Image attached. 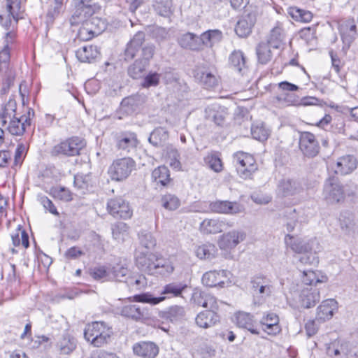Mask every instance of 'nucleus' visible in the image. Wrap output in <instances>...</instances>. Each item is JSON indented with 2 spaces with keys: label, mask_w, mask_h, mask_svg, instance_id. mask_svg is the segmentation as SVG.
I'll use <instances>...</instances> for the list:
<instances>
[{
  "label": "nucleus",
  "mask_w": 358,
  "mask_h": 358,
  "mask_svg": "<svg viewBox=\"0 0 358 358\" xmlns=\"http://www.w3.org/2000/svg\"><path fill=\"white\" fill-rule=\"evenodd\" d=\"M0 76L3 80L0 93L1 95H5L8 92L10 86L13 84L15 73L9 68L8 64L6 68L0 69Z\"/></svg>",
  "instance_id": "nucleus-39"
},
{
  "label": "nucleus",
  "mask_w": 358,
  "mask_h": 358,
  "mask_svg": "<svg viewBox=\"0 0 358 358\" xmlns=\"http://www.w3.org/2000/svg\"><path fill=\"white\" fill-rule=\"evenodd\" d=\"M237 172L241 178L248 179L257 169L254 157L246 152H237L233 155Z\"/></svg>",
  "instance_id": "nucleus-7"
},
{
  "label": "nucleus",
  "mask_w": 358,
  "mask_h": 358,
  "mask_svg": "<svg viewBox=\"0 0 358 358\" xmlns=\"http://www.w3.org/2000/svg\"><path fill=\"white\" fill-rule=\"evenodd\" d=\"M199 36L190 32L180 35L178 38L180 46L185 49L198 51L200 50Z\"/></svg>",
  "instance_id": "nucleus-34"
},
{
  "label": "nucleus",
  "mask_w": 358,
  "mask_h": 358,
  "mask_svg": "<svg viewBox=\"0 0 358 358\" xmlns=\"http://www.w3.org/2000/svg\"><path fill=\"white\" fill-rule=\"evenodd\" d=\"M216 251L214 245L203 244L196 248V255L201 259H211L215 257Z\"/></svg>",
  "instance_id": "nucleus-51"
},
{
  "label": "nucleus",
  "mask_w": 358,
  "mask_h": 358,
  "mask_svg": "<svg viewBox=\"0 0 358 358\" xmlns=\"http://www.w3.org/2000/svg\"><path fill=\"white\" fill-rule=\"evenodd\" d=\"M85 145L84 140L80 138L71 137L55 145L51 149L50 155L54 157L78 155Z\"/></svg>",
  "instance_id": "nucleus-5"
},
{
  "label": "nucleus",
  "mask_w": 358,
  "mask_h": 358,
  "mask_svg": "<svg viewBox=\"0 0 358 358\" xmlns=\"http://www.w3.org/2000/svg\"><path fill=\"white\" fill-rule=\"evenodd\" d=\"M299 35L301 38L304 40L308 45H313L316 41L315 27L303 28L299 31Z\"/></svg>",
  "instance_id": "nucleus-59"
},
{
  "label": "nucleus",
  "mask_w": 358,
  "mask_h": 358,
  "mask_svg": "<svg viewBox=\"0 0 358 358\" xmlns=\"http://www.w3.org/2000/svg\"><path fill=\"white\" fill-rule=\"evenodd\" d=\"M136 162L131 157H123L114 160L109 166L108 173L113 180L122 181L127 179L134 170Z\"/></svg>",
  "instance_id": "nucleus-6"
},
{
  "label": "nucleus",
  "mask_w": 358,
  "mask_h": 358,
  "mask_svg": "<svg viewBox=\"0 0 358 358\" xmlns=\"http://www.w3.org/2000/svg\"><path fill=\"white\" fill-rule=\"evenodd\" d=\"M323 196L329 203H337L343 200V187L338 178L332 177L327 178L324 184Z\"/></svg>",
  "instance_id": "nucleus-8"
},
{
  "label": "nucleus",
  "mask_w": 358,
  "mask_h": 358,
  "mask_svg": "<svg viewBox=\"0 0 358 358\" xmlns=\"http://www.w3.org/2000/svg\"><path fill=\"white\" fill-rule=\"evenodd\" d=\"M270 45L266 43H260L257 47V55L259 62L262 64H267L272 57Z\"/></svg>",
  "instance_id": "nucleus-52"
},
{
  "label": "nucleus",
  "mask_w": 358,
  "mask_h": 358,
  "mask_svg": "<svg viewBox=\"0 0 358 358\" xmlns=\"http://www.w3.org/2000/svg\"><path fill=\"white\" fill-rule=\"evenodd\" d=\"M229 64L235 71L243 74L247 69L246 58L241 50H234L229 58Z\"/></svg>",
  "instance_id": "nucleus-37"
},
{
  "label": "nucleus",
  "mask_w": 358,
  "mask_h": 358,
  "mask_svg": "<svg viewBox=\"0 0 358 358\" xmlns=\"http://www.w3.org/2000/svg\"><path fill=\"white\" fill-rule=\"evenodd\" d=\"M107 24L104 20L98 17H90L79 28L77 37L79 40L87 41L100 35Z\"/></svg>",
  "instance_id": "nucleus-4"
},
{
  "label": "nucleus",
  "mask_w": 358,
  "mask_h": 358,
  "mask_svg": "<svg viewBox=\"0 0 358 358\" xmlns=\"http://www.w3.org/2000/svg\"><path fill=\"white\" fill-rule=\"evenodd\" d=\"M203 161L205 164L215 173H220L223 170V163L217 152L208 153L203 158Z\"/></svg>",
  "instance_id": "nucleus-45"
},
{
  "label": "nucleus",
  "mask_w": 358,
  "mask_h": 358,
  "mask_svg": "<svg viewBox=\"0 0 358 358\" xmlns=\"http://www.w3.org/2000/svg\"><path fill=\"white\" fill-rule=\"evenodd\" d=\"M91 275L94 279L97 280H112L110 268H107L103 266L94 268L91 272Z\"/></svg>",
  "instance_id": "nucleus-54"
},
{
  "label": "nucleus",
  "mask_w": 358,
  "mask_h": 358,
  "mask_svg": "<svg viewBox=\"0 0 358 358\" xmlns=\"http://www.w3.org/2000/svg\"><path fill=\"white\" fill-rule=\"evenodd\" d=\"M302 190L300 183L292 178H282L279 180L277 188V195L286 197L299 194Z\"/></svg>",
  "instance_id": "nucleus-16"
},
{
  "label": "nucleus",
  "mask_w": 358,
  "mask_h": 358,
  "mask_svg": "<svg viewBox=\"0 0 358 358\" xmlns=\"http://www.w3.org/2000/svg\"><path fill=\"white\" fill-rule=\"evenodd\" d=\"M110 270L112 280H114L119 282H124L129 273V270L127 267L120 264L114 265L110 268Z\"/></svg>",
  "instance_id": "nucleus-50"
},
{
  "label": "nucleus",
  "mask_w": 358,
  "mask_h": 358,
  "mask_svg": "<svg viewBox=\"0 0 358 358\" xmlns=\"http://www.w3.org/2000/svg\"><path fill=\"white\" fill-rule=\"evenodd\" d=\"M57 347L61 354L69 355L76 348V340L68 334H64L58 341Z\"/></svg>",
  "instance_id": "nucleus-38"
},
{
  "label": "nucleus",
  "mask_w": 358,
  "mask_h": 358,
  "mask_svg": "<svg viewBox=\"0 0 358 358\" xmlns=\"http://www.w3.org/2000/svg\"><path fill=\"white\" fill-rule=\"evenodd\" d=\"M133 352L141 358H155L159 353V348L153 342L141 341L133 345Z\"/></svg>",
  "instance_id": "nucleus-18"
},
{
  "label": "nucleus",
  "mask_w": 358,
  "mask_h": 358,
  "mask_svg": "<svg viewBox=\"0 0 358 358\" xmlns=\"http://www.w3.org/2000/svg\"><path fill=\"white\" fill-rule=\"evenodd\" d=\"M96 8H87L85 10L79 8H73V13L69 18L71 26L81 25L92 17L96 12Z\"/></svg>",
  "instance_id": "nucleus-33"
},
{
  "label": "nucleus",
  "mask_w": 358,
  "mask_h": 358,
  "mask_svg": "<svg viewBox=\"0 0 358 358\" xmlns=\"http://www.w3.org/2000/svg\"><path fill=\"white\" fill-rule=\"evenodd\" d=\"M161 75L156 72H150L143 79L142 86L145 88L156 87L159 83Z\"/></svg>",
  "instance_id": "nucleus-62"
},
{
  "label": "nucleus",
  "mask_w": 358,
  "mask_h": 358,
  "mask_svg": "<svg viewBox=\"0 0 358 358\" xmlns=\"http://www.w3.org/2000/svg\"><path fill=\"white\" fill-rule=\"evenodd\" d=\"M121 315L139 321L148 317L147 308L141 307L138 305H127L122 308Z\"/></svg>",
  "instance_id": "nucleus-27"
},
{
  "label": "nucleus",
  "mask_w": 358,
  "mask_h": 358,
  "mask_svg": "<svg viewBox=\"0 0 358 358\" xmlns=\"http://www.w3.org/2000/svg\"><path fill=\"white\" fill-rule=\"evenodd\" d=\"M27 121L26 117L17 118L15 117V102L10 100L5 105L3 111L0 113V125L5 127L12 135L20 136L24 134L25 131L24 122Z\"/></svg>",
  "instance_id": "nucleus-2"
},
{
  "label": "nucleus",
  "mask_w": 358,
  "mask_h": 358,
  "mask_svg": "<svg viewBox=\"0 0 358 358\" xmlns=\"http://www.w3.org/2000/svg\"><path fill=\"white\" fill-rule=\"evenodd\" d=\"M159 316L164 320L176 323L185 320L186 310L182 306L173 305L161 312Z\"/></svg>",
  "instance_id": "nucleus-23"
},
{
  "label": "nucleus",
  "mask_w": 358,
  "mask_h": 358,
  "mask_svg": "<svg viewBox=\"0 0 358 358\" xmlns=\"http://www.w3.org/2000/svg\"><path fill=\"white\" fill-rule=\"evenodd\" d=\"M251 134L255 139L264 141L268 138L270 131L263 122H256L251 127Z\"/></svg>",
  "instance_id": "nucleus-47"
},
{
  "label": "nucleus",
  "mask_w": 358,
  "mask_h": 358,
  "mask_svg": "<svg viewBox=\"0 0 358 358\" xmlns=\"http://www.w3.org/2000/svg\"><path fill=\"white\" fill-rule=\"evenodd\" d=\"M284 38L285 34L282 29L279 26H276L271 31L267 44H268L271 48L278 49L282 45Z\"/></svg>",
  "instance_id": "nucleus-43"
},
{
  "label": "nucleus",
  "mask_w": 358,
  "mask_h": 358,
  "mask_svg": "<svg viewBox=\"0 0 358 358\" xmlns=\"http://www.w3.org/2000/svg\"><path fill=\"white\" fill-rule=\"evenodd\" d=\"M222 38V33L218 29L208 30L203 32L200 37V50L202 49L203 46L211 47L215 43L220 42Z\"/></svg>",
  "instance_id": "nucleus-36"
},
{
  "label": "nucleus",
  "mask_w": 358,
  "mask_h": 358,
  "mask_svg": "<svg viewBox=\"0 0 358 358\" xmlns=\"http://www.w3.org/2000/svg\"><path fill=\"white\" fill-rule=\"evenodd\" d=\"M50 191L53 197L61 201H70L73 199L71 192L65 187H54Z\"/></svg>",
  "instance_id": "nucleus-58"
},
{
  "label": "nucleus",
  "mask_w": 358,
  "mask_h": 358,
  "mask_svg": "<svg viewBox=\"0 0 358 358\" xmlns=\"http://www.w3.org/2000/svg\"><path fill=\"white\" fill-rule=\"evenodd\" d=\"M113 334L111 328L103 322H94L85 329L84 337L95 347H101L108 342Z\"/></svg>",
  "instance_id": "nucleus-3"
},
{
  "label": "nucleus",
  "mask_w": 358,
  "mask_h": 358,
  "mask_svg": "<svg viewBox=\"0 0 358 358\" xmlns=\"http://www.w3.org/2000/svg\"><path fill=\"white\" fill-rule=\"evenodd\" d=\"M136 138L133 136H125L119 140L117 143V146L119 149L127 150L128 151H129L130 148L136 147Z\"/></svg>",
  "instance_id": "nucleus-63"
},
{
  "label": "nucleus",
  "mask_w": 358,
  "mask_h": 358,
  "mask_svg": "<svg viewBox=\"0 0 358 358\" xmlns=\"http://www.w3.org/2000/svg\"><path fill=\"white\" fill-rule=\"evenodd\" d=\"M236 324L239 328L248 330L252 334L258 335L259 331L257 329V324L254 316L246 312L239 311L235 315Z\"/></svg>",
  "instance_id": "nucleus-21"
},
{
  "label": "nucleus",
  "mask_w": 358,
  "mask_h": 358,
  "mask_svg": "<svg viewBox=\"0 0 358 358\" xmlns=\"http://www.w3.org/2000/svg\"><path fill=\"white\" fill-rule=\"evenodd\" d=\"M302 282L307 286L306 287H310L313 285L320 283L322 281L319 280L315 271L308 270L303 271Z\"/></svg>",
  "instance_id": "nucleus-61"
},
{
  "label": "nucleus",
  "mask_w": 358,
  "mask_h": 358,
  "mask_svg": "<svg viewBox=\"0 0 358 358\" xmlns=\"http://www.w3.org/2000/svg\"><path fill=\"white\" fill-rule=\"evenodd\" d=\"M145 40V34L143 31L137 32L133 38L128 43L124 51L125 60L132 59L139 50Z\"/></svg>",
  "instance_id": "nucleus-31"
},
{
  "label": "nucleus",
  "mask_w": 358,
  "mask_h": 358,
  "mask_svg": "<svg viewBox=\"0 0 358 358\" xmlns=\"http://www.w3.org/2000/svg\"><path fill=\"white\" fill-rule=\"evenodd\" d=\"M169 138V133L164 127H157L150 134L149 142L155 147L162 146Z\"/></svg>",
  "instance_id": "nucleus-40"
},
{
  "label": "nucleus",
  "mask_w": 358,
  "mask_h": 358,
  "mask_svg": "<svg viewBox=\"0 0 358 358\" xmlns=\"http://www.w3.org/2000/svg\"><path fill=\"white\" fill-rule=\"evenodd\" d=\"M251 6L245 10L248 13L238 20L235 27L236 34L241 38L247 37L252 32V27L257 21V12L253 9L249 10Z\"/></svg>",
  "instance_id": "nucleus-12"
},
{
  "label": "nucleus",
  "mask_w": 358,
  "mask_h": 358,
  "mask_svg": "<svg viewBox=\"0 0 358 358\" xmlns=\"http://www.w3.org/2000/svg\"><path fill=\"white\" fill-rule=\"evenodd\" d=\"M196 324L201 328H209L219 321V315L213 311H202L195 319Z\"/></svg>",
  "instance_id": "nucleus-35"
},
{
  "label": "nucleus",
  "mask_w": 358,
  "mask_h": 358,
  "mask_svg": "<svg viewBox=\"0 0 358 358\" xmlns=\"http://www.w3.org/2000/svg\"><path fill=\"white\" fill-rule=\"evenodd\" d=\"M148 62L141 59H137L128 68V74L134 79L141 78L148 66Z\"/></svg>",
  "instance_id": "nucleus-48"
},
{
  "label": "nucleus",
  "mask_w": 358,
  "mask_h": 358,
  "mask_svg": "<svg viewBox=\"0 0 358 358\" xmlns=\"http://www.w3.org/2000/svg\"><path fill=\"white\" fill-rule=\"evenodd\" d=\"M227 273L225 270L206 272L202 276V283L208 287H223L224 280L227 278Z\"/></svg>",
  "instance_id": "nucleus-22"
},
{
  "label": "nucleus",
  "mask_w": 358,
  "mask_h": 358,
  "mask_svg": "<svg viewBox=\"0 0 358 358\" xmlns=\"http://www.w3.org/2000/svg\"><path fill=\"white\" fill-rule=\"evenodd\" d=\"M340 33L343 43L348 46L354 41L358 31L353 20H347L340 25Z\"/></svg>",
  "instance_id": "nucleus-30"
},
{
  "label": "nucleus",
  "mask_w": 358,
  "mask_h": 358,
  "mask_svg": "<svg viewBox=\"0 0 358 358\" xmlns=\"http://www.w3.org/2000/svg\"><path fill=\"white\" fill-rule=\"evenodd\" d=\"M299 149L305 157L313 158L318 155L320 146L313 134L301 131L299 134Z\"/></svg>",
  "instance_id": "nucleus-10"
},
{
  "label": "nucleus",
  "mask_w": 358,
  "mask_h": 358,
  "mask_svg": "<svg viewBox=\"0 0 358 358\" xmlns=\"http://www.w3.org/2000/svg\"><path fill=\"white\" fill-rule=\"evenodd\" d=\"M252 288L255 294L268 296L271 292L269 282L266 278L255 277L252 281Z\"/></svg>",
  "instance_id": "nucleus-44"
},
{
  "label": "nucleus",
  "mask_w": 358,
  "mask_h": 358,
  "mask_svg": "<svg viewBox=\"0 0 358 358\" xmlns=\"http://www.w3.org/2000/svg\"><path fill=\"white\" fill-rule=\"evenodd\" d=\"M98 55L96 48L92 45L83 46L76 51V57L81 62H91Z\"/></svg>",
  "instance_id": "nucleus-42"
},
{
  "label": "nucleus",
  "mask_w": 358,
  "mask_h": 358,
  "mask_svg": "<svg viewBox=\"0 0 358 358\" xmlns=\"http://www.w3.org/2000/svg\"><path fill=\"white\" fill-rule=\"evenodd\" d=\"M338 308L337 301L334 299H329L322 301L317 308L316 321L324 322L331 319L335 310Z\"/></svg>",
  "instance_id": "nucleus-20"
},
{
  "label": "nucleus",
  "mask_w": 358,
  "mask_h": 358,
  "mask_svg": "<svg viewBox=\"0 0 358 358\" xmlns=\"http://www.w3.org/2000/svg\"><path fill=\"white\" fill-rule=\"evenodd\" d=\"M320 299V292L316 287H304L300 294L301 305L306 308L314 306Z\"/></svg>",
  "instance_id": "nucleus-29"
},
{
  "label": "nucleus",
  "mask_w": 358,
  "mask_h": 358,
  "mask_svg": "<svg viewBox=\"0 0 358 358\" xmlns=\"http://www.w3.org/2000/svg\"><path fill=\"white\" fill-rule=\"evenodd\" d=\"M206 118L218 126L223 124L227 114L226 108L218 104H212L205 109Z\"/></svg>",
  "instance_id": "nucleus-24"
},
{
  "label": "nucleus",
  "mask_w": 358,
  "mask_h": 358,
  "mask_svg": "<svg viewBox=\"0 0 358 358\" xmlns=\"http://www.w3.org/2000/svg\"><path fill=\"white\" fill-rule=\"evenodd\" d=\"M357 167V159L353 155H348L338 159L336 172L341 175H347L355 171Z\"/></svg>",
  "instance_id": "nucleus-26"
},
{
  "label": "nucleus",
  "mask_w": 358,
  "mask_h": 358,
  "mask_svg": "<svg viewBox=\"0 0 358 358\" xmlns=\"http://www.w3.org/2000/svg\"><path fill=\"white\" fill-rule=\"evenodd\" d=\"M285 243L290 249L299 254L308 253L313 250L314 241H305L301 238H294L293 236L287 234L285 236Z\"/></svg>",
  "instance_id": "nucleus-17"
},
{
  "label": "nucleus",
  "mask_w": 358,
  "mask_h": 358,
  "mask_svg": "<svg viewBox=\"0 0 358 358\" xmlns=\"http://www.w3.org/2000/svg\"><path fill=\"white\" fill-rule=\"evenodd\" d=\"M288 14L296 21L301 22H309L313 19V14L308 10L290 7L288 9Z\"/></svg>",
  "instance_id": "nucleus-46"
},
{
  "label": "nucleus",
  "mask_w": 358,
  "mask_h": 358,
  "mask_svg": "<svg viewBox=\"0 0 358 358\" xmlns=\"http://www.w3.org/2000/svg\"><path fill=\"white\" fill-rule=\"evenodd\" d=\"M158 259L156 255L148 251H137L136 254V264L142 271L153 275L158 273Z\"/></svg>",
  "instance_id": "nucleus-9"
},
{
  "label": "nucleus",
  "mask_w": 358,
  "mask_h": 358,
  "mask_svg": "<svg viewBox=\"0 0 358 358\" xmlns=\"http://www.w3.org/2000/svg\"><path fill=\"white\" fill-rule=\"evenodd\" d=\"M172 0H155L153 7L157 14L168 17L172 13Z\"/></svg>",
  "instance_id": "nucleus-49"
},
{
  "label": "nucleus",
  "mask_w": 358,
  "mask_h": 358,
  "mask_svg": "<svg viewBox=\"0 0 358 358\" xmlns=\"http://www.w3.org/2000/svg\"><path fill=\"white\" fill-rule=\"evenodd\" d=\"M15 34L11 31L5 33V37L3 46L0 50V69L6 68L7 65L10 64V49L9 45L13 43Z\"/></svg>",
  "instance_id": "nucleus-25"
},
{
  "label": "nucleus",
  "mask_w": 358,
  "mask_h": 358,
  "mask_svg": "<svg viewBox=\"0 0 358 358\" xmlns=\"http://www.w3.org/2000/svg\"><path fill=\"white\" fill-rule=\"evenodd\" d=\"M38 200L43 208L51 214L59 215V213L52 201L45 195H38Z\"/></svg>",
  "instance_id": "nucleus-64"
},
{
  "label": "nucleus",
  "mask_w": 358,
  "mask_h": 358,
  "mask_svg": "<svg viewBox=\"0 0 358 358\" xmlns=\"http://www.w3.org/2000/svg\"><path fill=\"white\" fill-rule=\"evenodd\" d=\"M227 225V224L222 220L205 219L200 224V230L203 234H215L225 230Z\"/></svg>",
  "instance_id": "nucleus-32"
},
{
  "label": "nucleus",
  "mask_w": 358,
  "mask_h": 358,
  "mask_svg": "<svg viewBox=\"0 0 358 358\" xmlns=\"http://www.w3.org/2000/svg\"><path fill=\"white\" fill-rule=\"evenodd\" d=\"M146 101L144 94H136L122 99L120 111L124 114L131 115L139 113Z\"/></svg>",
  "instance_id": "nucleus-13"
},
{
  "label": "nucleus",
  "mask_w": 358,
  "mask_h": 358,
  "mask_svg": "<svg viewBox=\"0 0 358 358\" xmlns=\"http://www.w3.org/2000/svg\"><path fill=\"white\" fill-rule=\"evenodd\" d=\"M194 78L206 88L214 87L217 84V78L204 67H198L194 71Z\"/></svg>",
  "instance_id": "nucleus-28"
},
{
  "label": "nucleus",
  "mask_w": 358,
  "mask_h": 358,
  "mask_svg": "<svg viewBox=\"0 0 358 358\" xmlns=\"http://www.w3.org/2000/svg\"><path fill=\"white\" fill-rule=\"evenodd\" d=\"M6 11L11 14L14 21L17 22L22 11L21 0H7Z\"/></svg>",
  "instance_id": "nucleus-53"
},
{
  "label": "nucleus",
  "mask_w": 358,
  "mask_h": 358,
  "mask_svg": "<svg viewBox=\"0 0 358 358\" xmlns=\"http://www.w3.org/2000/svg\"><path fill=\"white\" fill-rule=\"evenodd\" d=\"M152 178L157 184L165 187L171 181L169 170L165 166H159L152 171Z\"/></svg>",
  "instance_id": "nucleus-41"
},
{
  "label": "nucleus",
  "mask_w": 358,
  "mask_h": 358,
  "mask_svg": "<svg viewBox=\"0 0 358 358\" xmlns=\"http://www.w3.org/2000/svg\"><path fill=\"white\" fill-rule=\"evenodd\" d=\"M339 221L341 229L345 234L350 235L354 233L355 222L350 216L341 215Z\"/></svg>",
  "instance_id": "nucleus-56"
},
{
  "label": "nucleus",
  "mask_w": 358,
  "mask_h": 358,
  "mask_svg": "<svg viewBox=\"0 0 358 358\" xmlns=\"http://www.w3.org/2000/svg\"><path fill=\"white\" fill-rule=\"evenodd\" d=\"M187 288L186 283L181 282H173L166 285L162 291V295L156 297L153 294L145 292L134 295L132 299L134 301L139 303H145L151 305H157L164 301L166 298L179 297L182 296V292Z\"/></svg>",
  "instance_id": "nucleus-1"
},
{
  "label": "nucleus",
  "mask_w": 358,
  "mask_h": 358,
  "mask_svg": "<svg viewBox=\"0 0 358 358\" xmlns=\"http://www.w3.org/2000/svg\"><path fill=\"white\" fill-rule=\"evenodd\" d=\"M262 330L268 335L275 336L281 331L279 317L274 313H267L259 321Z\"/></svg>",
  "instance_id": "nucleus-19"
},
{
  "label": "nucleus",
  "mask_w": 358,
  "mask_h": 358,
  "mask_svg": "<svg viewBox=\"0 0 358 358\" xmlns=\"http://www.w3.org/2000/svg\"><path fill=\"white\" fill-rule=\"evenodd\" d=\"M209 208L213 213L232 215L242 213L244 210L243 206L238 203L227 200H217L211 202L209 205Z\"/></svg>",
  "instance_id": "nucleus-15"
},
{
  "label": "nucleus",
  "mask_w": 358,
  "mask_h": 358,
  "mask_svg": "<svg viewBox=\"0 0 358 358\" xmlns=\"http://www.w3.org/2000/svg\"><path fill=\"white\" fill-rule=\"evenodd\" d=\"M246 238V234L243 230H232L220 236L218 245L222 250H231Z\"/></svg>",
  "instance_id": "nucleus-14"
},
{
  "label": "nucleus",
  "mask_w": 358,
  "mask_h": 358,
  "mask_svg": "<svg viewBox=\"0 0 358 358\" xmlns=\"http://www.w3.org/2000/svg\"><path fill=\"white\" fill-rule=\"evenodd\" d=\"M180 154L175 148H171L168 152V159L170 166L176 170H182V164L180 162Z\"/></svg>",
  "instance_id": "nucleus-60"
},
{
  "label": "nucleus",
  "mask_w": 358,
  "mask_h": 358,
  "mask_svg": "<svg viewBox=\"0 0 358 358\" xmlns=\"http://www.w3.org/2000/svg\"><path fill=\"white\" fill-rule=\"evenodd\" d=\"M162 206L168 210H174L177 209L180 204V200L177 196L172 194H166L162 198Z\"/></svg>",
  "instance_id": "nucleus-55"
},
{
  "label": "nucleus",
  "mask_w": 358,
  "mask_h": 358,
  "mask_svg": "<svg viewBox=\"0 0 358 358\" xmlns=\"http://www.w3.org/2000/svg\"><path fill=\"white\" fill-rule=\"evenodd\" d=\"M107 210L115 218L128 219L132 215L129 203L121 197L109 199L107 203Z\"/></svg>",
  "instance_id": "nucleus-11"
},
{
  "label": "nucleus",
  "mask_w": 358,
  "mask_h": 358,
  "mask_svg": "<svg viewBox=\"0 0 358 358\" xmlns=\"http://www.w3.org/2000/svg\"><path fill=\"white\" fill-rule=\"evenodd\" d=\"M130 287H135L140 289L145 287L147 285V280L143 275H135L133 276L127 277L124 281Z\"/></svg>",
  "instance_id": "nucleus-57"
}]
</instances>
